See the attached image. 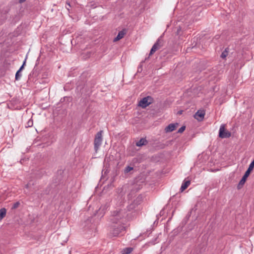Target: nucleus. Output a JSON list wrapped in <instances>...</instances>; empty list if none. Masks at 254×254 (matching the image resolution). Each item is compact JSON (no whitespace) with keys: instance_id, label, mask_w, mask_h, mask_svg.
I'll return each mask as SVG.
<instances>
[{"instance_id":"1","label":"nucleus","mask_w":254,"mask_h":254,"mask_svg":"<svg viewBox=\"0 0 254 254\" xmlns=\"http://www.w3.org/2000/svg\"><path fill=\"white\" fill-rule=\"evenodd\" d=\"M127 187L124 186L123 188L118 189V195L114 200V203H116L117 207L116 210L112 212V215L110 220L113 223L117 224V225L113 226L111 231L110 235L112 237H117L119 236L125 231V227L122 225L123 222V219L126 216V211L125 208H123V203L125 199V190Z\"/></svg>"},{"instance_id":"2","label":"nucleus","mask_w":254,"mask_h":254,"mask_svg":"<svg viewBox=\"0 0 254 254\" xmlns=\"http://www.w3.org/2000/svg\"><path fill=\"white\" fill-rule=\"evenodd\" d=\"M102 133L103 131L100 130L97 133L95 137L94 144V149L96 152L99 149L102 142Z\"/></svg>"},{"instance_id":"3","label":"nucleus","mask_w":254,"mask_h":254,"mask_svg":"<svg viewBox=\"0 0 254 254\" xmlns=\"http://www.w3.org/2000/svg\"><path fill=\"white\" fill-rule=\"evenodd\" d=\"M144 176H137L135 179V182L133 184L132 189L139 190L141 189L144 184Z\"/></svg>"},{"instance_id":"4","label":"nucleus","mask_w":254,"mask_h":254,"mask_svg":"<svg viewBox=\"0 0 254 254\" xmlns=\"http://www.w3.org/2000/svg\"><path fill=\"white\" fill-rule=\"evenodd\" d=\"M152 100L153 99L150 96L144 97L139 102L138 106L142 108H145L152 103Z\"/></svg>"},{"instance_id":"5","label":"nucleus","mask_w":254,"mask_h":254,"mask_svg":"<svg viewBox=\"0 0 254 254\" xmlns=\"http://www.w3.org/2000/svg\"><path fill=\"white\" fill-rule=\"evenodd\" d=\"M142 200V196L140 195L136 197L133 199V201L131 202L127 206L129 210L134 209L136 206L139 204Z\"/></svg>"},{"instance_id":"6","label":"nucleus","mask_w":254,"mask_h":254,"mask_svg":"<svg viewBox=\"0 0 254 254\" xmlns=\"http://www.w3.org/2000/svg\"><path fill=\"white\" fill-rule=\"evenodd\" d=\"M231 133L228 130H226L225 128V126L222 125L219 128V136L220 138H229L231 136Z\"/></svg>"},{"instance_id":"7","label":"nucleus","mask_w":254,"mask_h":254,"mask_svg":"<svg viewBox=\"0 0 254 254\" xmlns=\"http://www.w3.org/2000/svg\"><path fill=\"white\" fill-rule=\"evenodd\" d=\"M109 206V202H106V203L102 205L97 212L98 216L102 217L105 213L106 211L108 210Z\"/></svg>"},{"instance_id":"8","label":"nucleus","mask_w":254,"mask_h":254,"mask_svg":"<svg viewBox=\"0 0 254 254\" xmlns=\"http://www.w3.org/2000/svg\"><path fill=\"white\" fill-rule=\"evenodd\" d=\"M205 112L203 110H198L195 114L194 117L198 121H202L204 117Z\"/></svg>"},{"instance_id":"9","label":"nucleus","mask_w":254,"mask_h":254,"mask_svg":"<svg viewBox=\"0 0 254 254\" xmlns=\"http://www.w3.org/2000/svg\"><path fill=\"white\" fill-rule=\"evenodd\" d=\"M190 180L189 178H186L182 183L180 188L181 192L184 191L190 184Z\"/></svg>"},{"instance_id":"10","label":"nucleus","mask_w":254,"mask_h":254,"mask_svg":"<svg viewBox=\"0 0 254 254\" xmlns=\"http://www.w3.org/2000/svg\"><path fill=\"white\" fill-rule=\"evenodd\" d=\"M160 47H161L160 41L159 39H158L152 46V47L150 50L149 55H152L157 50L159 49Z\"/></svg>"},{"instance_id":"11","label":"nucleus","mask_w":254,"mask_h":254,"mask_svg":"<svg viewBox=\"0 0 254 254\" xmlns=\"http://www.w3.org/2000/svg\"><path fill=\"white\" fill-rule=\"evenodd\" d=\"M178 126V123L176 124H170L165 127V131L166 132H171L174 130Z\"/></svg>"},{"instance_id":"12","label":"nucleus","mask_w":254,"mask_h":254,"mask_svg":"<svg viewBox=\"0 0 254 254\" xmlns=\"http://www.w3.org/2000/svg\"><path fill=\"white\" fill-rule=\"evenodd\" d=\"M25 63H26V59L24 61L23 64L21 66V67L19 68V69L17 71L16 74H15V77L16 80H19L20 79V78L22 76V74H21V73H20V72L22 71V70L23 69L24 65L25 64Z\"/></svg>"},{"instance_id":"13","label":"nucleus","mask_w":254,"mask_h":254,"mask_svg":"<svg viewBox=\"0 0 254 254\" xmlns=\"http://www.w3.org/2000/svg\"><path fill=\"white\" fill-rule=\"evenodd\" d=\"M126 33V31L125 29H123V30L120 31L118 33V34L117 36V37L114 38V39L113 40V41L114 42H117V41L120 40V39H122L124 37Z\"/></svg>"},{"instance_id":"14","label":"nucleus","mask_w":254,"mask_h":254,"mask_svg":"<svg viewBox=\"0 0 254 254\" xmlns=\"http://www.w3.org/2000/svg\"><path fill=\"white\" fill-rule=\"evenodd\" d=\"M248 177L249 176H243L237 186V189L238 190L241 189L243 187Z\"/></svg>"},{"instance_id":"15","label":"nucleus","mask_w":254,"mask_h":254,"mask_svg":"<svg viewBox=\"0 0 254 254\" xmlns=\"http://www.w3.org/2000/svg\"><path fill=\"white\" fill-rule=\"evenodd\" d=\"M147 140L144 138H141L139 141L136 142V145L138 147H141L147 144Z\"/></svg>"},{"instance_id":"16","label":"nucleus","mask_w":254,"mask_h":254,"mask_svg":"<svg viewBox=\"0 0 254 254\" xmlns=\"http://www.w3.org/2000/svg\"><path fill=\"white\" fill-rule=\"evenodd\" d=\"M254 167V160L251 163L248 170L245 172L244 175H250V172L253 170Z\"/></svg>"},{"instance_id":"17","label":"nucleus","mask_w":254,"mask_h":254,"mask_svg":"<svg viewBox=\"0 0 254 254\" xmlns=\"http://www.w3.org/2000/svg\"><path fill=\"white\" fill-rule=\"evenodd\" d=\"M132 248H126L122 251V254H129L132 251Z\"/></svg>"},{"instance_id":"18","label":"nucleus","mask_w":254,"mask_h":254,"mask_svg":"<svg viewBox=\"0 0 254 254\" xmlns=\"http://www.w3.org/2000/svg\"><path fill=\"white\" fill-rule=\"evenodd\" d=\"M133 169V167H131L130 166H127L125 167V168L124 169V172L125 174H127V173H129L130 171L132 170Z\"/></svg>"},{"instance_id":"19","label":"nucleus","mask_w":254,"mask_h":254,"mask_svg":"<svg viewBox=\"0 0 254 254\" xmlns=\"http://www.w3.org/2000/svg\"><path fill=\"white\" fill-rule=\"evenodd\" d=\"M228 48H226L221 54L220 57L222 58V59H224L225 58L227 55H228Z\"/></svg>"},{"instance_id":"20","label":"nucleus","mask_w":254,"mask_h":254,"mask_svg":"<svg viewBox=\"0 0 254 254\" xmlns=\"http://www.w3.org/2000/svg\"><path fill=\"white\" fill-rule=\"evenodd\" d=\"M6 213V210L4 208H1V219L5 216Z\"/></svg>"},{"instance_id":"21","label":"nucleus","mask_w":254,"mask_h":254,"mask_svg":"<svg viewBox=\"0 0 254 254\" xmlns=\"http://www.w3.org/2000/svg\"><path fill=\"white\" fill-rule=\"evenodd\" d=\"M33 122L32 119H30L28 120V121L26 123V127H31L33 126Z\"/></svg>"},{"instance_id":"22","label":"nucleus","mask_w":254,"mask_h":254,"mask_svg":"<svg viewBox=\"0 0 254 254\" xmlns=\"http://www.w3.org/2000/svg\"><path fill=\"white\" fill-rule=\"evenodd\" d=\"M108 176H101L100 182H103V183H104L105 181H107V180L109 179Z\"/></svg>"},{"instance_id":"23","label":"nucleus","mask_w":254,"mask_h":254,"mask_svg":"<svg viewBox=\"0 0 254 254\" xmlns=\"http://www.w3.org/2000/svg\"><path fill=\"white\" fill-rule=\"evenodd\" d=\"M186 128V127L185 126H183L182 127H181L178 130V132L179 133H182L183 132L185 129Z\"/></svg>"},{"instance_id":"24","label":"nucleus","mask_w":254,"mask_h":254,"mask_svg":"<svg viewBox=\"0 0 254 254\" xmlns=\"http://www.w3.org/2000/svg\"><path fill=\"white\" fill-rule=\"evenodd\" d=\"M19 204H20V203L19 202H16L14 203L12 207V208L15 209V208H17L19 206Z\"/></svg>"},{"instance_id":"25","label":"nucleus","mask_w":254,"mask_h":254,"mask_svg":"<svg viewBox=\"0 0 254 254\" xmlns=\"http://www.w3.org/2000/svg\"><path fill=\"white\" fill-rule=\"evenodd\" d=\"M34 184L32 182V181H30L26 185V188L28 189L30 188L31 185H33Z\"/></svg>"},{"instance_id":"26","label":"nucleus","mask_w":254,"mask_h":254,"mask_svg":"<svg viewBox=\"0 0 254 254\" xmlns=\"http://www.w3.org/2000/svg\"><path fill=\"white\" fill-rule=\"evenodd\" d=\"M202 157V155H199L198 157V161L196 162L197 165L200 163V160Z\"/></svg>"},{"instance_id":"27","label":"nucleus","mask_w":254,"mask_h":254,"mask_svg":"<svg viewBox=\"0 0 254 254\" xmlns=\"http://www.w3.org/2000/svg\"><path fill=\"white\" fill-rule=\"evenodd\" d=\"M66 5L65 6L66 8L69 11V8L71 7V5H70V3L68 2H66Z\"/></svg>"},{"instance_id":"28","label":"nucleus","mask_w":254,"mask_h":254,"mask_svg":"<svg viewBox=\"0 0 254 254\" xmlns=\"http://www.w3.org/2000/svg\"><path fill=\"white\" fill-rule=\"evenodd\" d=\"M134 193V190H132L131 193H130L128 195V199H130L132 198V194Z\"/></svg>"},{"instance_id":"29","label":"nucleus","mask_w":254,"mask_h":254,"mask_svg":"<svg viewBox=\"0 0 254 254\" xmlns=\"http://www.w3.org/2000/svg\"><path fill=\"white\" fill-rule=\"evenodd\" d=\"M64 173L63 170H59L58 173V175H62V174H64Z\"/></svg>"},{"instance_id":"30","label":"nucleus","mask_w":254,"mask_h":254,"mask_svg":"<svg viewBox=\"0 0 254 254\" xmlns=\"http://www.w3.org/2000/svg\"><path fill=\"white\" fill-rule=\"evenodd\" d=\"M25 0H19V1L20 3H22L23 2H24Z\"/></svg>"},{"instance_id":"31","label":"nucleus","mask_w":254,"mask_h":254,"mask_svg":"<svg viewBox=\"0 0 254 254\" xmlns=\"http://www.w3.org/2000/svg\"><path fill=\"white\" fill-rule=\"evenodd\" d=\"M114 179L113 178V176H111V179H110V180H114Z\"/></svg>"},{"instance_id":"32","label":"nucleus","mask_w":254,"mask_h":254,"mask_svg":"<svg viewBox=\"0 0 254 254\" xmlns=\"http://www.w3.org/2000/svg\"><path fill=\"white\" fill-rule=\"evenodd\" d=\"M107 186H109V184L108 183H107Z\"/></svg>"}]
</instances>
